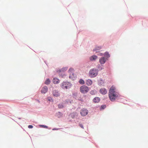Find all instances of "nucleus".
<instances>
[{
    "mask_svg": "<svg viewBox=\"0 0 148 148\" xmlns=\"http://www.w3.org/2000/svg\"><path fill=\"white\" fill-rule=\"evenodd\" d=\"M116 88L112 86L110 88L109 92V97L111 101H114L116 99L119 97L118 93L116 92Z\"/></svg>",
    "mask_w": 148,
    "mask_h": 148,
    "instance_id": "f257e3e1",
    "label": "nucleus"
},
{
    "mask_svg": "<svg viewBox=\"0 0 148 148\" xmlns=\"http://www.w3.org/2000/svg\"><path fill=\"white\" fill-rule=\"evenodd\" d=\"M98 70L97 69H93L90 70L89 75L91 77H94L97 76Z\"/></svg>",
    "mask_w": 148,
    "mask_h": 148,
    "instance_id": "f03ea898",
    "label": "nucleus"
},
{
    "mask_svg": "<svg viewBox=\"0 0 148 148\" xmlns=\"http://www.w3.org/2000/svg\"><path fill=\"white\" fill-rule=\"evenodd\" d=\"M71 86V84L67 82H63L61 85V87L64 89H68L70 88Z\"/></svg>",
    "mask_w": 148,
    "mask_h": 148,
    "instance_id": "7ed1b4c3",
    "label": "nucleus"
},
{
    "mask_svg": "<svg viewBox=\"0 0 148 148\" xmlns=\"http://www.w3.org/2000/svg\"><path fill=\"white\" fill-rule=\"evenodd\" d=\"M88 87L85 85L81 86L80 88V92L83 94H85L87 92L89 91Z\"/></svg>",
    "mask_w": 148,
    "mask_h": 148,
    "instance_id": "20e7f679",
    "label": "nucleus"
},
{
    "mask_svg": "<svg viewBox=\"0 0 148 148\" xmlns=\"http://www.w3.org/2000/svg\"><path fill=\"white\" fill-rule=\"evenodd\" d=\"M88 113V111L86 109H83L80 112V114L82 116H85L87 115Z\"/></svg>",
    "mask_w": 148,
    "mask_h": 148,
    "instance_id": "39448f33",
    "label": "nucleus"
},
{
    "mask_svg": "<svg viewBox=\"0 0 148 148\" xmlns=\"http://www.w3.org/2000/svg\"><path fill=\"white\" fill-rule=\"evenodd\" d=\"M99 92L102 95H105L107 93L106 89L104 88H101L99 91Z\"/></svg>",
    "mask_w": 148,
    "mask_h": 148,
    "instance_id": "423d86ee",
    "label": "nucleus"
},
{
    "mask_svg": "<svg viewBox=\"0 0 148 148\" xmlns=\"http://www.w3.org/2000/svg\"><path fill=\"white\" fill-rule=\"evenodd\" d=\"M53 96L56 97H58L60 95L59 92L56 90H54L53 91Z\"/></svg>",
    "mask_w": 148,
    "mask_h": 148,
    "instance_id": "0eeeda50",
    "label": "nucleus"
},
{
    "mask_svg": "<svg viewBox=\"0 0 148 148\" xmlns=\"http://www.w3.org/2000/svg\"><path fill=\"white\" fill-rule=\"evenodd\" d=\"M106 58L104 57H102L99 60V62L101 64H104L106 62Z\"/></svg>",
    "mask_w": 148,
    "mask_h": 148,
    "instance_id": "6e6552de",
    "label": "nucleus"
},
{
    "mask_svg": "<svg viewBox=\"0 0 148 148\" xmlns=\"http://www.w3.org/2000/svg\"><path fill=\"white\" fill-rule=\"evenodd\" d=\"M47 87L46 86H45L42 88L41 90V92L42 93H45L47 91Z\"/></svg>",
    "mask_w": 148,
    "mask_h": 148,
    "instance_id": "1a4fd4ad",
    "label": "nucleus"
},
{
    "mask_svg": "<svg viewBox=\"0 0 148 148\" xmlns=\"http://www.w3.org/2000/svg\"><path fill=\"white\" fill-rule=\"evenodd\" d=\"M73 71V69L72 68H70L69 71V72L70 73V75L69 76V78H72L73 77L72 76V75H74L73 73H72V71Z\"/></svg>",
    "mask_w": 148,
    "mask_h": 148,
    "instance_id": "9d476101",
    "label": "nucleus"
},
{
    "mask_svg": "<svg viewBox=\"0 0 148 148\" xmlns=\"http://www.w3.org/2000/svg\"><path fill=\"white\" fill-rule=\"evenodd\" d=\"M93 101L95 103H97L100 101V99L98 97H95L93 99Z\"/></svg>",
    "mask_w": 148,
    "mask_h": 148,
    "instance_id": "9b49d317",
    "label": "nucleus"
},
{
    "mask_svg": "<svg viewBox=\"0 0 148 148\" xmlns=\"http://www.w3.org/2000/svg\"><path fill=\"white\" fill-rule=\"evenodd\" d=\"M59 80L57 78H54L53 80V82L54 84H57L59 83Z\"/></svg>",
    "mask_w": 148,
    "mask_h": 148,
    "instance_id": "f8f14e48",
    "label": "nucleus"
},
{
    "mask_svg": "<svg viewBox=\"0 0 148 148\" xmlns=\"http://www.w3.org/2000/svg\"><path fill=\"white\" fill-rule=\"evenodd\" d=\"M86 83L87 85L90 86L92 84V82L90 79H88L86 81Z\"/></svg>",
    "mask_w": 148,
    "mask_h": 148,
    "instance_id": "ddd939ff",
    "label": "nucleus"
},
{
    "mask_svg": "<svg viewBox=\"0 0 148 148\" xmlns=\"http://www.w3.org/2000/svg\"><path fill=\"white\" fill-rule=\"evenodd\" d=\"M97 58V56L95 55H93L90 58V60L91 61L95 60Z\"/></svg>",
    "mask_w": 148,
    "mask_h": 148,
    "instance_id": "4468645a",
    "label": "nucleus"
},
{
    "mask_svg": "<svg viewBox=\"0 0 148 148\" xmlns=\"http://www.w3.org/2000/svg\"><path fill=\"white\" fill-rule=\"evenodd\" d=\"M101 48V47H96L93 50V51L97 52H98V51L100 50Z\"/></svg>",
    "mask_w": 148,
    "mask_h": 148,
    "instance_id": "2eb2a0df",
    "label": "nucleus"
},
{
    "mask_svg": "<svg viewBox=\"0 0 148 148\" xmlns=\"http://www.w3.org/2000/svg\"><path fill=\"white\" fill-rule=\"evenodd\" d=\"M67 70V68L66 67H64L63 68L61 69L60 70L58 71L59 73H60L61 72H64V71L66 70Z\"/></svg>",
    "mask_w": 148,
    "mask_h": 148,
    "instance_id": "dca6fc26",
    "label": "nucleus"
},
{
    "mask_svg": "<svg viewBox=\"0 0 148 148\" xmlns=\"http://www.w3.org/2000/svg\"><path fill=\"white\" fill-rule=\"evenodd\" d=\"M104 55L106 57H107V58H108L109 57H110V55L107 52H105L104 54Z\"/></svg>",
    "mask_w": 148,
    "mask_h": 148,
    "instance_id": "f3484780",
    "label": "nucleus"
},
{
    "mask_svg": "<svg viewBox=\"0 0 148 148\" xmlns=\"http://www.w3.org/2000/svg\"><path fill=\"white\" fill-rule=\"evenodd\" d=\"M79 84H85V82L84 80L82 79H80L79 81Z\"/></svg>",
    "mask_w": 148,
    "mask_h": 148,
    "instance_id": "a211bd4d",
    "label": "nucleus"
},
{
    "mask_svg": "<svg viewBox=\"0 0 148 148\" xmlns=\"http://www.w3.org/2000/svg\"><path fill=\"white\" fill-rule=\"evenodd\" d=\"M50 80L49 79H47L45 82V84H50Z\"/></svg>",
    "mask_w": 148,
    "mask_h": 148,
    "instance_id": "6ab92c4d",
    "label": "nucleus"
},
{
    "mask_svg": "<svg viewBox=\"0 0 148 148\" xmlns=\"http://www.w3.org/2000/svg\"><path fill=\"white\" fill-rule=\"evenodd\" d=\"M58 107L59 108H62L64 107V106L62 103H60L58 105Z\"/></svg>",
    "mask_w": 148,
    "mask_h": 148,
    "instance_id": "aec40b11",
    "label": "nucleus"
},
{
    "mask_svg": "<svg viewBox=\"0 0 148 148\" xmlns=\"http://www.w3.org/2000/svg\"><path fill=\"white\" fill-rule=\"evenodd\" d=\"M96 92V91L95 90H93L90 91V93L92 95H95Z\"/></svg>",
    "mask_w": 148,
    "mask_h": 148,
    "instance_id": "412c9836",
    "label": "nucleus"
},
{
    "mask_svg": "<svg viewBox=\"0 0 148 148\" xmlns=\"http://www.w3.org/2000/svg\"><path fill=\"white\" fill-rule=\"evenodd\" d=\"M28 127L29 129L32 128L33 127V126L32 125H30L28 126Z\"/></svg>",
    "mask_w": 148,
    "mask_h": 148,
    "instance_id": "4be33fe9",
    "label": "nucleus"
},
{
    "mask_svg": "<svg viewBox=\"0 0 148 148\" xmlns=\"http://www.w3.org/2000/svg\"><path fill=\"white\" fill-rule=\"evenodd\" d=\"M100 82V85H102V84H103V81H102V80H101L100 81H99V82Z\"/></svg>",
    "mask_w": 148,
    "mask_h": 148,
    "instance_id": "5701e85b",
    "label": "nucleus"
},
{
    "mask_svg": "<svg viewBox=\"0 0 148 148\" xmlns=\"http://www.w3.org/2000/svg\"><path fill=\"white\" fill-rule=\"evenodd\" d=\"M41 126L43 127H44V128H47V126H45V125H41Z\"/></svg>",
    "mask_w": 148,
    "mask_h": 148,
    "instance_id": "b1692460",
    "label": "nucleus"
},
{
    "mask_svg": "<svg viewBox=\"0 0 148 148\" xmlns=\"http://www.w3.org/2000/svg\"><path fill=\"white\" fill-rule=\"evenodd\" d=\"M79 126L82 128L83 129L84 128V127H83V125L82 124H79Z\"/></svg>",
    "mask_w": 148,
    "mask_h": 148,
    "instance_id": "393cba45",
    "label": "nucleus"
},
{
    "mask_svg": "<svg viewBox=\"0 0 148 148\" xmlns=\"http://www.w3.org/2000/svg\"><path fill=\"white\" fill-rule=\"evenodd\" d=\"M106 107V106L105 105L102 106H101V108L103 109H104Z\"/></svg>",
    "mask_w": 148,
    "mask_h": 148,
    "instance_id": "a878e982",
    "label": "nucleus"
},
{
    "mask_svg": "<svg viewBox=\"0 0 148 148\" xmlns=\"http://www.w3.org/2000/svg\"><path fill=\"white\" fill-rule=\"evenodd\" d=\"M98 55H99L101 56H103V54L101 53H99L98 54Z\"/></svg>",
    "mask_w": 148,
    "mask_h": 148,
    "instance_id": "bb28decb",
    "label": "nucleus"
},
{
    "mask_svg": "<svg viewBox=\"0 0 148 148\" xmlns=\"http://www.w3.org/2000/svg\"><path fill=\"white\" fill-rule=\"evenodd\" d=\"M60 76L62 77H64L65 76V75L64 74H63V75H62L61 74H60Z\"/></svg>",
    "mask_w": 148,
    "mask_h": 148,
    "instance_id": "cd10ccee",
    "label": "nucleus"
},
{
    "mask_svg": "<svg viewBox=\"0 0 148 148\" xmlns=\"http://www.w3.org/2000/svg\"><path fill=\"white\" fill-rule=\"evenodd\" d=\"M59 114L60 115V116H61L62 115V114L60 112H58V113H57V114Z\"/></svg>",
    "mask_w": 148,
    "mask_h": 148,
    "instance_id": "c85d7f7f",
    "label": "nucleus"
},
{
    "mask_svg": "<svg viewBox=\"0 0 148 148\" xmlns=\"http://www.w3.org/2000/svg\"><path fill=\"white\" fill-rule=\"evenodd\" d=\"M37 101L39 103H40V101L39 100H37Z\"/></svg>",
    "mask_w": 148,
    "mask_h": 148,
    "instance_id": "c756f323",
    "label": "nucleus"
},
{
    "mask_svg": "<svg viewBox=\"0 0 148 148\" xmlns=\"http://www.w3.org/2000/svg\"><path fill=\"white\" fill-rule=\"evenodd\" d=\"M53 130H55V129H53Z\"/></svg>",
    "mask_w": 148,
    "mask_h": 148,
    "instance_id": "7c9ffc66",
    "label": "nucleus"
}]
</instances>
